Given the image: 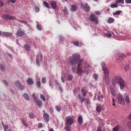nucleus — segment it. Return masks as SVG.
<instances>
[{
    "instance_id": "49",
    "label": "nucleus",
    "mask_w": 131,
    "mask_h": 131,
    "mask_svg": "<svg viewBox=\"0 0 131 131\" xmlns=\"http://www.w3.org/2000/svg\"><path fill=\"white\" fill-rule=\"evenodd\" d=\"M98 100L100 101H101L103 97V95H101L100 96L98 95Z\"/></svg>"
},
{
    "instance_id": "15",
    "label": "nucleus",
    "mask_w": 131,
    "mask_h": 131,
    "mask_svg": "<svg viewBox=\"0 0 131 131\" xmlns=\"http://www.w3.org/2000/svg\"><path fill=\"white\" fill-rule=\"evenodd\" d=\"M25 33L21 30H18L17 32L16 33V35L19 36H21L25 35Z\"/></svg>"
},
{
    "instance_id": "57",
    "label": "nucleus",
    "mask_w": 131,
    "mask_h": 131,
    "mask_svg": "<svg viewBox=\"0 0 131 131\" xmlns=\"http://www.w3.org/2000/svg\"><path fill=\"white\" fill-rule=\"evenodd\" d=\"M125 1L127 4L131 3V0H125Z\"/></svg>"
},
{
    "instance_id": "30",
    "label": "nucleus",
    "mask_w": 131,
    "mask_h": 131,
    "mask_svg": "<svg viewBox=\"0 0 131 131\" xmlns=\"http://www.w3.org/2000/svg\"><path fill=\"white\" fill-rule=\"evenodd\" d=\"M3 35L6 36H9L12 34V33L7 32H3Z\"/></svg>"
},
{
    "instance_id": "54",
    "label": "nucleus",
    "mask_w": 131,
    "mask_h": 131,
    "mask_svg": "<svg viewBox=\"0 0 131 131\" xmlns=\"http://www.w3.org/2000/svg\"><path fill=\"white\" fill-rule=\"evenodd\" d=\"M0 68L1 70H3L4 68V65L2 64H1L0 66Z\"/></svg>"
},
{
    "instance_id": "51",
    "label": "nucleus",
    "mask_w": 131,
    "mask_h": 131,
    "mask_svg": "<svg viewBox=\"0 0 131 131\" xmlns=\"http://www.w3.org/2000/svg\"><path fill=\"white\" fill-rule=\"evenodd\" d=\"M73 44L76 46H78L79 45V43L77 41H74L73 42Z\"/></svg>"
},
{
    "instance_id": "26",
    "label": "nucleus",
    "mask_w": 131,
    "mask_h": 131,
    "mask_svg": "<svg viewBox=\"0 0 131 131\" xmlns=\"http://www.w3.org/2000/svg\"><path fill=\"white\" fill-rule=\"evenodd\" d=\"M110 89L111 91V92L113 96H115L116 95V94L114 90L112 89V88L110 87Z\"/></svg>"
},
{
    "instance_id": "28",
    "label": "nucleus",
    "mask_w": 131,
    "mask_h": 131,
    "mask_svg": "<svg viewBox=\"0 0 131 131\" xmlns=\"http://www.w3.org/2000/svg\"><path fill=\"white\" fill-rule=\"evenodd\" d=\"M116 4H122L124 3V0H116Z\"/></svg>"
},
{
    "instance_id": "22",
    "label": "nucleus",
    "mask_w": 131,
    "mask_h": 131,
    "mask_svg": "<svg viewBox=\"0 0 131 131\" xmlns=\"http://www.w3.org/2000/svg\"><path fill=\"white\" fill-rule=\"evenodd\" d=\"M119 57V60L124 58L125 57V56L123 53H121L118 54Z\"/></svg>"
},
{
    "instance_id": "11",
    "label": "nucleus",
    "mask_w": 131,
    "mask_h": 131,
    "mask_svg": "<svg viewBox=\"0 0 131 131\" xmlns=\"http://www.w3.org/2000/svg\"><path fill=\"white\" fill-rule=\"evenodd\" d=\"M103 70L104 73L103 77L109 76V72L107 68L104 69Z\"/></svg>"
},
{
    "instance_id": "37",
    "label": "nucleus",
    "mask_w": 131,
    "mask_h": 131,
    "mask_svg": "<svg viewBox=\"0 0 131 131\" xmlns=\"http://www.w3.org/2000/svg\"><path fill=\"white\" fill-rule=\"evenodd\" d=\"M18 87L21 90H23L25 88V87L22 85L21 84L18 86Z\"/></svg>"
},
{
    "instance_id": "19",
    "label": "nucleus",
    "mask_w": 131,
    "mask_h": 131,
    "mask_svg": "<svg viewBox=\"0 0 131 131\" xmlns=\"http://www.w3.org/2000/svg\"><path fill=\"white\" fill-rule=\"evenodd\" d=\"M27 82L28 84H32L34 83V82L30 78H28V79Z\"/></svg>"
},
{
    "instance_id": "39",
    "label": "nucleus",
    "mask_w": 131,
    "mask_h": 131,
    "mask_svg": "<svg viewBox=\"0 0 131 131\" xmlns=\"http://www.w3.org/2000/svg\"><path fill=\"white\" fill-rule=\"evenodd\" d=\"M110 7L111 8H113L117 7L118 6L117 4L115 3L111 5Z\"/></svg>"
},
{
    "instance_id": "63",
    "label": "nucleus",
    "mask_w": 131,
    "mask_h": 131,
    "mask_svg": "<svg viewBox=\"0 0 131 131\" xmlns=\"http://www.w3.org/2000/svg\"><path fill=\"white\" fill-rule=\"evenodd\" d=\"M55 83L58 86L60 85V84L57 80H56L55 81Z\"/></svg>"
},
{
    "instance_id": "33",
    "label": "nucleus",
    "mask_w": 131,
    "mask_h": 131,
    "mask_svg": "<svg viewBox=\"0 0 131 131\" xmlns=\"http://www.w3.org/2000/svg\"><path fill=\"white\" fill-rule=\"evenodd\" d=\"M102 67V69H105L107 68L105 66V64L104 62H102L101 63Z\"/></svg>"
},
{
    "instance_id": "35",
    "label": "nucleus",
    "mask_w": 131,
    "mask_h": 131,
    "mask_svg": "<svg viewBox=\"0 0 131 131\" xmlns=\"http://www.w3.org/2000/svg\"><path fill=\"white\" fill-rule=\"evenodd\" d=\"M43 3L45 6L49 8H50V7L49 6L48 4L46 2L44 1L43 2Z\"/></svg>"
},
{
    "instance_id": "61",
    "label": "nucleus",
    "mask_w": 131,
    "mask_h": 131,
    "mask_svg": "<svg viewBox=\"0 0 131 131\" xmlns=\"http://www.w3.org/2000/svg\"><path fill=\"white\" fill-rule=\"evenodd\" d=\"M72 70L73 72V73H75L76 72L75 71V69L73 67H72Z\"/></svg>"
},
{
    "instance_id": "7",
    "label": "nucleus",
    "mask_w": 131,
    "mask_h": 131,
    "mask_svg": "<svg viewBox=\"0 0 131 131\" xmlns=\"http://www.w3.org/2000/svg\"><path fill=\"white\" fill-rule=\"evenodd\" d=\"M3 18L5 19H16V17L14 16H10L8 14H5L3 15Z\"/></svg>"
},
{
    "instance_id": "62",
    "label": "nucleus",
    "mask_w": 131,
    "mask_h": 131,
    "mask_svg": "<svg viewBox=\"0 0 131 131\" xmlns=\"http://www.w3.org/2000/svg\"><path fill=\"white\" fill-rule=\"evenodd\" d=\"M60 39L61 40H63L64 39V38L63 37V36H59Z\"/></svg>"
},
{
    "instance_id": "64",
    "label": "nucleus",
    "mask_w": 131,
    "mask_h": 131,
    "mask_svg": "<svg viewBox=\"0 0 131 131\" xmlns=\"http://www.w3.org/2000/svg\"><path fill=\"white\" fill-rule=\"evenodd\" d=\"M81 103H83L85 101V99L84 98H82L81 99Z\"/></svg>"
},
{
    "instance_id": "42",
    "label": "nucleus",
    "mask_w": 131,
    "mask_h": 131,
    "mask_svg": "<svg viewBox=\"0 0 131 131\" xmlns=\"http://www.w3.org/2000/svg\"><path fill=\"white\" fill-rule=\"evenodd\" d=\"M129 69V67L128 65H126L125 66V71H127Z\"/></svg>"
},
{
    "instance_id": "25",
    "label": "nucleus",
    "mask_w": 131,
    "mask_h": 131,
    "mask_svg": "<svg viewBox=\"0 0 131 131\" xmlns=\"http://www.w3.org/2000/svg\"><path fill=\"white\" fill-rule=\"evenodd\" d=\"M119 129L120 127L118 126H117L113 128V131H119Z\"/></svg>"
},
{
    "instance_id": "21",
    "label": "nucleus",
    "mask_w": 131,
    "mask_h": 131,
    "mask_svg": "<svg viewBox=\"0 0 131 131\" xmlns=\"http://www.w3.org/2000/svg\"><path fill=\"white\" fill-rule=\"evenodd\" d=\"M73 78V76L71 74H69L67 76V80L69 81H71L72 80Z\"/></svg>"
},
{
    "instance_id": "43",
    "label": "nucleus",
    "mask_w": 131,
    "mask_h": 131,
    "mask_svg": "<svg viewBox=\"0 0 131 131\" xmlns=\"http://www.w3.org/2000/svg\"><path fill=\"white\" fill-rule=\"evenodd\" d=\"M36 85L38 88L40 87L41 85V83L40 81H37V82Z\"/></svg>"
},
{
    "instance_id": "59",
    "label": "nucleus",
    "mask_w": 131,
    "mask_h": 131,
    "mask_svg": "<svg viewBox=\"0 0 131 131\" xmlns=\"http://www.w3.org/2000/svg\"><path fill=\"white\" fill-rule=\"evenodd\" d=\"M86 103L87 104H89L90 102V100L89 99H87L86 100Z\"/></svg>"
},
{
    "instance_id": "46",
    "label": "nucleus",
    "mask_w": 131,
    "mask_h": 131,
    "mask_svg": "<svg viewBox=\"0 0 131 131\" xmlns=\"http://www.w3.org/2000/svg\"><path fill=\"white\" fill-rule=\"evenodd\" d=\"M93 76L95 80L96 81V80L98 78L97 75L96 74H94L93 75Z\"/></svg>"
},
{
    "instance_id": "29",
    "label": "nucleus",
    "mask_w": 131,
    "mask_h": 131,
    "mask_svg": "<svg viewBox=\"0 0 131 131\" xmlns=\"http://www.w3.org/2000/svg\"><path fill=\"white\" fill-rule=\"evenodd\" d=\"M121 12V11L120 10H118L113 13V15H119Z\"/></svg>"
},
{
    "instance_id": "20",
    "label": "nucleus",
    "mask_w": 131,
    "mask_h": 131,
    "mask_svg": "<svg viewBox=\"0 0 131 131\" xmlns=\"http://www.w3.org/2000/svg\"><path fill=\"white\" fill-rule=\"evenodd\" d=\"M77 9V6L74 5H72L71 6L70 10L72 11H75Z\"/></svg>"
},
{
    "instance_id": "13",
    "label": "nucleus",
    "mask_w": 131,
    "mask_h": 131,
    "mask_svg": "<svg viewBox=\"0 0 131 131\" xmlns=\"http://www.w3.org/2000/svg\"><path fill=\"white\" fill-rule=\"evenodd\" d=\"M34 102L37 104L38 107L40 108L42 105V102L41 100L37 99L35 101H34Z\"/></svg>"
},
{
    "instance_id": "17",
    "label": "nucleus",
    "mask_w": 131,
    "mask_h": 131,
    "mask_svg": "<svg viewBox=\"0 0 131 131\" xmlns=\"http://www.w3.org/2000/svg\"><path fill=\"white\" fill-rule=\"evenodd\" d=\"M78 122L79 125H81L83 123V118L81 116H80L78 118Z\"/></svg>"
},
{
    "instance_id": "32",
    "label": "nucleus",
    "mask_w": 131,
    "mask_h": 131,
    "mask_svg": "<svg viewBox=\"0 0 131 131\" xmlns=\"http://www.w3.org/2000/svg\"><path fill=\"white\" fill-rule=\"evenodd\" d=\"M81 92L82 94L83 95L85 96L86 95V93L85 90L83 89H82L81 90Z\"/></svg>"
},
{
    "instance_id": "52",
    "label": "nucleus",
    "mask_w": 131,
    "mask_h": 131,
    "mask_svg": "<svg viewBox=\"0 0 131 131\" xmlns=\"http://www.w3.org/2000/svg\"><path fill=\"white\" fill-rule=\"evenodd\" d=\"M32 96L34 99V101H35L37 99L36 97L35 96V94L34 93L32 94Z\"/></svg>"
},
{
    "instance_id": "1",
    "label": "nucleus",
    "mask_w": 131,
    "mask_h": 131,
    "mask_svg": "<svg viewBox=\"0 0 131 131\" xmlns=\"http://www.w3.org/2000/svg\"><path fill=\"white\" fill-rule=\"evenodd\" d=\"M80 55L79 54H73L72 56L69 57V63L72 66H75L78 62L77 74L78 75H80L83 72L88 74L89 72L87 70L90 67L89 65L86 61L80 59Z\"/></svg>"
},
{
    "instance_id": "24",
    "label": "nucleus",
    "mask_w": 131,
    "mask_h": 131,
    "mask_svg": "<svg viewBox=\"0 0 131 131\" xmlns=\"http://www.w3.org/2000/svg\"><path fill=\"white\" fill-rule=\"evenodd\" d=\"M23 97L26 100H29V95L26 93L24 94L23 95Z\"/></svg>"
},
{
    "instance_id": "31",
    "label": "nucleus",
    "mask_w": 131,
    "mask_h": 131,
    "mask_svg": "<svg viewBox=\"0 0 131 131\" xmlns=\"http://www.w3.org/2000/svg\"><path fill=\"white\" fill-rule=\"evenodd\" d=\"M36 22L37 24V29L38 30H41V25H40L39 24H38V22L37 21H36Z\"/></svg>"
},
{
    "instance_id": "4",
    "label": "nucleus",
    "mask_w": 131,
    "mask_h": 131,
    "mask_svg": "<svg viewBox=\"0 0 131 131\" xmlns=\"http://www.w3.org/2000/svg\"><path fill=\"white\" fill-rule=\"evenodd\" d=\"M89 20L91 21L94 22L96 24H97L98 23V18L95 15L93 14H92L90 15Z\"/></svg>"
},
{
    "instance_id": "18",
    "label": "nucleus",
    "mask_w": 131,
    "mask_h": 131,
    "mask_svg": "<svg viewBox=\"0 0 131 131\" xmlns=\"http://www.w3.org/2000/svg\"><path fill=\"white\" fill-rule=\"evenodd\" d=\"M51 6L52 8L54 9L56 8V3L54 1H52L51 3Z\"/></svg>"
},
{
    "instance_id": "48",
    "label": "nucleus",
    "mask_w": 131,
    "mask_h": 131,
    "mask_svg": "<svg viewBox=\"0 0 131 131\" xmlns=\"http://www.w3.org/2000/svg\"><path fill=\"white\" fill-rule=\"evenodd\" d=\"M22 122L25 126L26 127L27 126L26 122L24 120H22Z\"/></svg>"
},
{
    "instance_id": "5",
    "label": "nucleus",
    "mask_w": 131,
    "mask_h": 131,
    "mask_svg": "<svg viewBox=\"0 0 131 131\" xmlns=\"http://www.w3.org/2000/svg\"><path fill=\"white\" fill-rule=\"evenodd\" d=\"M104 36L107 37L111 38L112 36L113 38H115L116 37V36L114 35L112 31L110 32L108 31L107 32H104Z\"/></svg>"
},
{
    "instance_id": "60",
    "label": "nucleus",
    "mask_w": 131,
    "mask_h": 131,
    "mask_svg": "<svg viewBox=\"0 0 131 131\" xmlns=\"http://www.w3.org/2000/svg\"><path fill=\"white\" fill-rule=\"evenodd\" d=\"M4 5V4L0 0V7Z\"/></svg>"
},
{
    "instance_id": "3",
    "label": "nucleus",
    "mask_w": 131,
    "mask_h": 131,
    "mask_svg": "<svg viewBox=\"0 0 131 131\" xmlns=\"http://www.w3.org/2000/svg\"><path fill=\"white\" fill-rule=\"evenodd\" d=\"M117 100L119 103L121 105L125 104V101L122 95L118 94L117 95Z\"/></svg>"
},
{
    "instance_id": "6",
    "label": "nucleus",
    "mask_w": 131,
    "mask_h": 131,
    "mask_svg": "<svg viewBox=\"0 0 131 131\" xmlns=\"http://www.w3.org/2000/svg\"><path fill=\"white\" fill-rule=\"evenodd\" d=\"M42 56L40 52H39L37 56L36 62V64L39 66V62L42 60Z\"/></svg>"
},
{
    "instance_id": "41",
    "label": "nucleus",
    "mask_w": 131,
    "mask_h": 131,
    "mask_svg": "<svg viewBox=\"0 0 131 131\" xmlns=\"http://www.w3.org/2000/svg\"><path fill=\"white\" fill-rule=\"evenodd\" d=\"M40 98L43 101H46V98L42 94H40Z\"/></svg>"
},
{
    "instance_id": "36",
    "label": "nucleus",
    "mask_w": 131,
    "mask_h": 131,
    "mask_svg": "<svg viewBox=\"0 0 131 131\" xmlns=\"http://www.w3.org/2000/svg\"><path fill=\"white\" fill-rule=\"evenodd\" d=\"M18 21L19 22H20L24 24H26L28 23L27 21L24 20H18Z\"/></svg>"
},
{
    "instance_id": "10",
    "label": "nucleus",
    "mask_w": 131,
    "mask_h": 131,
    "mask_svg": "<svg viewBox=\"0 0 131 131\" xmlns=\"http://www.w3.org/2000/svg\"><path fill=\"white\" fill-rule=\"evenodd\" d=\"M81 6L84 9L86 12H88L89 10L90 7L88 5V4L87 3H86L84 5L81 4Z\"/></svg>"
},
{
    "instance_id": "34",
    "label": "nucleus",
    "mask_w": 131,
    "mask_h": 131,
    "mask_svg": "<svg viewBox=\"0 0 131 131\" xmlns=\"http://www.w3.org/2000/svg\"><path fill=\"white\" fill-rule=\"evenodd\" d=\"M20 82L18 81H16L15 83V85L16 86H18L21 84Z\"/></svg>"
},
{
    "instance_id": "40",
    "label": "nucleus",
    "mask_w": 131,
    "mask_h": 131,
    "mask_svg": "<svg viewBox=\"0 0 131 131\" xmlns=\"http://www.w3.org/2000/svg\"><path fill=\"white\" fill-rule=\"evenodd\" d=\"M35 11L36 13L38 12L40 10V9L39 7L37 6H35Z\"/></svg>"
},
{
    "instance_id": "50",
    "label": "nucleus",
    "mask_w": 131,
    "mask_h": 131,
    "mask_svg": "<svg viewBox=\"0 0 131 131\" xmlns=\"http://www.w3.org/2000/svg\"><path fill=\"white\" fill-rule=\"evenodd\" d=\"M46 78L45 77H43L42 79V82L43 83H46Z\"/></svg>"
},
{
    "instance_id": "38",
    "label": "nucleus",
    "mask_w": 131,
    "mask_h": 131,
    "mask_svg": "<svg viewBox=\"0 0 131 131\" xmlns=\"http://www.w3.org/2000/svg\"><path fill=\"white\" fill-rule=\"evenodd\" d=\"M28 116L30 118H32L34 117V115L32 113H30L29 114Z\"/></svg>"
},
{
    "instance_id": "55",
    "label": "nucleus",
    "mask_w": 131,
    "mask_h": 131,
    "mask_svg": "<svg viewBox=\"0 0 131 131\" xmlns=\"http://www.w3.org/2000/svg\"><path fill=\"white\" fill-rule=\"evenodd\" d=\"M56 109L57 111L59 112L60 111L61 109L58 106H57L56 107Z\"/></svg>"
},
{
    "instance_id": "56",
    "label": "nucleus",
    "mask_w": 131,
    "mask_h": 131,
    "mask_svg": "<svg viewBox=\"0 0 131 131\" xmlns=\"http://www.w3.org/2000/svg\"><path fill=\"white\" fill-rule=\"evenodd\" d=\"M38 128H41L42 127V124L41 123H39L38 124Z\"/></svg>"
},
{
    "instance_id": "45",
    "label": "nucleus",
    "mask_w": 131,
    "mask_h": 131,
    "mask_svg": "<svg viewBox=\"0 0 131 131\" xmlns=\"http://www.w3.org/2000/svg\"><path fill=\"white\" fill-rule=\"evenodd\" d=\"M102 127L100 125L98 126L97 128V131H102Z\"/></svg>"
},
{
    "instance_id": "58",
    "label": "nucleus",
    "mask_w": 131,
    "mask_h": 131,
    "mask_svg": "<svg viewBox=\"0 0 131 131\" xmlns=\"http://www.w3.org/2000/svg\"><path fill=\"white\" fill-rule=\"evenodd\" d=\"M3 83H4L5 85L6 86L7 85V83L6 81L4 80H2Z\"/></svg>"
},
{
    "instance_id": "16",
    "label": "nucleus",
    "mask_w": 131,
    "mask_h": 131,
    "mask_svg": "<svg viewBox=\"0 0 131 131\" xmlns=\"http://www.w3.org/2000/svg\"><path fill=\"white\" fill-rule=\"evenodd\" d=\"M114 19L113 18L110 17L108 18L107 22L108 23L111 24L114 22Z\"/></svg>"
},
{
    "instance_id": "2",
    "label": "nucleus",
    "mask_w": 131,
    "mask_h": 131,
    "mask_svg": "<svg viewBox=\"0 0 131 131\" xmlns=\"http://www.w3.org/2000/svg\"><path fill=\"white\" fill-rule=\"evenodd\" d=\"M116 84H118L121 90L123 89L125 86V81L122 77L119 76H115L112 79V84L114 88L116 87Z\"/></svg>"
},
{
    "instance_id": "27",
    "label": "nucleus",
    "mask_w": 131,
    "mask_h": 131,
    "mask_svg": "<svg viewBox=\"0 0 131 131\" xmlns=\"http://www.w3.org/2000/svg\"><path fill=\"white\" fill-rule=\"evenodd\" d=\"M102 109V107L100 105H97L96 110L97 112H100L101 111Z\"/></svg>"
},
{
    "instance_id": "44",
    "label": "nucleus",
    "mask_w": 131,
    "mask_h": 131,
    "mask_svg": "<svg viewBox=\"0 0 131 131\" xmlns=\"http://www.w3.org/2000/svg\"><path fill=\"white\" fill-rule=\"evenodd\" d=\"M24 47L27 50H29L30 48V47L29 46L26 45H25Z\"/></svg>"
},
{
    "instance_id": "9",
    "label": "nucleus",
    "mask_w": 131,
    "mask_h": 131,
    "mask_svg": "<svg viewBox=\"0 0 131 131\" xmlns=\"http://www.w3.org/2000/svg\"><path fill=\"white\" fill-rule=\"evenodd\" d=\"M123 96L126 103L127 104L129 103L130 102V100L128 94L127 93H125Z\"/></svg>"
},
{
    "instance_id": "23",
    "label": "nucleus",
    "mask_w": 131,
    "mask_h": 131,
    "mask_svg": "<svg viewBox=\"0 0 131 131\" xmlns=\"http://www.w3.org/2000/svg\"><path fill=\"white\" fill-rule=\"evenodd\" d=\"M2 125L4 131H7V130L8 128V126L7 125H5L3 123H2Z\"/></svg>"
},
{
    "instance_id": "8",
    "label": "nucleus",
    "mask_w": 131,
    "mask_h": 131,
    "mask_svg": "<svg viewBox=\"0 0 131 131\" xmlns=\"http://www.w3.org/2000/svg\"><path fill=\"white\" fill-rule=\"evenodd\" d=\"M67 124L69 125H71L73 123L74 119L72 117H67L66 118Z\"/></svg>"
},
{
    "instance_id": "53",
    "label": "nucleus",
    "mask_w": 131,
    "mask_h": 131,
    "mask_svg": "<svg viewBox=\"0 0 131 131\" xmlns=\"http://www.w3.org/2000/svg\"><path fill=\"white\" fill-rule=\"evenodd\" d=\"M65 130L66 131H70V128L68 126H66L65 128Z\"/></svg>"
},
{
    "instance_id": "12",
    "label": "nucleus",
    "mask_w": 131,
    "mask_h": 131,
    "mask_svg": "<svg viewBox=\"0 0 131 131\" xmlns=\"http://www.w3.org/2000/svg\"><path fill=\"white\" fill-rule=\"evenodd\" d=\"M43 117L45 122L47 123L49 120V115L47 113H45L43 114Z\"/></svg>"
},
{
    "instance_id": "47",
    "label": "nucleus",
    "mask_w": 131,
    "mask_h": 131,
    "mask_svg": "<svg viewBox=\"0 0 131 131\" xmlns=\"http://www.w3.org/2000/svg\"><path fill=\"white\" fill-rule=\"evenodd\" d=\"M63 12L65 14H67L68 13V12L66 7H64V9L63 10Z\"/></svg>"
},
{
    "instance_id": "14",
    "label": "nucleus",
    "mask_w": 131,
    "mask_h": 131,
    "mask_svg": "<svg viewBox=\"0 0 131 131\" xmlns=\"http://www.w3.org/2000/svg\"><path fill=\"white\" fill-rule=\"evenodd\" d=\"M105 83L107 85H108L110 83L109 76L103 77Z\"/></svg>"
}]
</instances>
